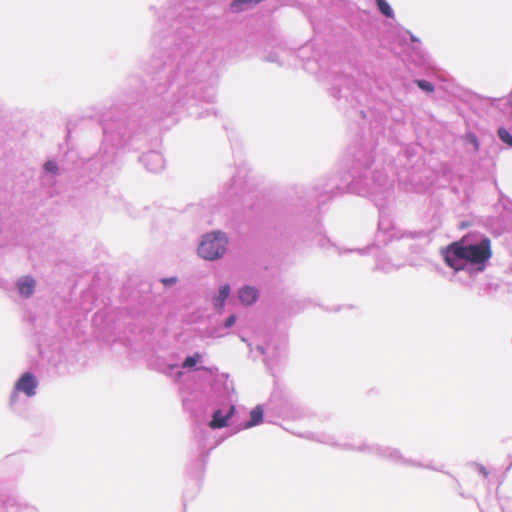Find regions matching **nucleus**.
<instances>
[{
  "label": "nucleus",
  "instance_id": "1",
  "mask_svg": "<svg viewBox=\"0 0 512 512\" xmlns=\"http://www.w3.org/2000/svg\"><path fill=\"white\" fill-rule=\"evenodd\" d=\"M212 26L198 0H169L160 8L153 54L140 65L146 79L130 74L99 116L102 141L86 164L92 177L106 181L120 170L125 153L157 145L155 127L168 116H216L213 107L204 106L216 100L223 50L207 47L198 53Z\"/></svg>",
  "mask_w": 512,
  "mask_h": 512
},
{
  "label": "nucleus",
  "instance_id": "2",
  "mask_svg": "<svg viewBox=\"0 0 512 512\" xmlns=\"http://www.w3.org/2000/svg\"><path fill=\"white\" fill-rule=\"evenodd\" d=\"M328 83L329 94L345 117L348 132L354 137L341 162L344 171L321 177L310 186H294L283 207L286 224L283 228H275V235L282 239L296 237L306 246H318L325 251L335 248L341 255L343 251L325 233L321 210L334 198L352 193L369 198L378 209L375 246H386L395 238L429 244L431 236L426 230L405 231L398 236L388 209L394 194L393 183L385 172L371 169L374 163L372 146L384 134L388 118L402 122L403 113L401 110L394 112L386 103L379 107L366 106L368 94L363 82L349 74L332 69Z\"/></svg>",
  "mask_w": 512,
  "mask_h": 512
},
{
  "label": "nucleus",
  "instance_id": "3",
  "mask_svg": "<svg viewBox=\"0 0 512 512\" xmlns=\"http://www.w3.org/2000/svg\"><path fill=\"white\" fill-rule=\"evenodd\" d=\"M203 353L186 355L177 376L182 379L181 395L185 410L190 412L193 425L204 413H211V425H227L235 408L228 394L229 374L219 373L216 366L203 364Z\"/></svg>",
  "mask_w": 512,
  "mask_h": 512
},
{
  "label": "nucleus",
  "instance_id": "4",
  "mask_svg": "<svg viewBox=\"0 0 512 512\" xmlns=\"http://www.w3.org/2000/svg\"><path fill=\"white\" fill-rule=\"evenodd\" d=\"M228 394L235 408L233 416L227 422V425L213 427L211 425L212 414L204 413L193 425V436L197 443L198 456L187 465V474L190 477L191 488H186L183 492V506L186 502L193 500L201 487V481L204 476L205 468L211 451L220 445L226 438L237 434L238 432L261 425L265 421L266 404H257L249 412V418L241 420L237 409L238 398L231 381L228 385Z\"/></svg>",
  "mask_w": 512,
  "mask_h": 512
},
{
  "label": "nucleus",
  "instance_id": "5",
  "mask_svg": "<svg viewBox=\"0 0 512 512\" xmlns=\"http://www.w3.org/2000/svg\"><path fill=\"white\" fill-rule=\"evenodd\" d=\"M447 267L453 271L452 280L471 286L477 275L483 273L492 257L491 240L484 234L462 237L440 249Z\"/></svg>",
  "mask_w": 512,
  "mask_h": 512
},
{
  "label": "nucleus",
  "instance_id": "6",
  "mask_svg": "<svg viewBox=\"0 0 512 512\" xmlns=\"http://www.w3.org/2000/svg\"><path fill=\"white\" fill-rule=\"evenodd\" d=\"M419 148L406 145L401 148L398 162L402 166L397 177L408 191L426 194L437 186L440 179L439 172L426 167L425 160L418 154Z\"/></svg>",
  "mask_w": 512,
  "mask_h": 512
},
{
  "label": "nucleus",
  "instance_id": "7",
  "mask_svg": "<svg viewBox=\"0 0 512 512\" xmlns=\"http://www.w3.org/2000/svg\"><path fill=\"white\" fill-rule=\"evenodd\" d=\"M254 182L250 170L245 164L236 167L235 173L225 183L221 197L229 205L246 206L247 198L254 192Z\"/></svg>",
  "mask_w": 512,
  "mask_h": 512
},
{
  "label": "nucleus",
  "instance_id": "8",
  "mask_svg": "<svg viewBox=\"0 0 512 512\" xmlns=\"http://www.w3.org/2000/svg\"><path fill=\"white\" fill-rule=\"evenodd\" d=\"M266 411L268 415L287 420H302L311 416V411L307 407L278 388L271 393L266 403Z\"/></svg>",
  "mask_w": 512,
  "mask_h": 512
},
{
  "label": "nucleus",
  "instance_id": "9",
  "mask_svg": "<svg viewBox=\"0 0 512 512\" xmlns=\"http://www.w3.org/2000/svg\"><path fill=\"white\" fill-rule=\"evenodd\" d=\"M356 451L376 455L379 458H381L383 460H387L396 465L425 468V469L442 472V473L450 476L453 480H455L457 482L458 487L461 488L458 480L451 473H449L443 469L444 465L436 467L431 464H423L420 461L406 458L401 453V451L397 448L379 445V444L362 443L361 445L357 446Z\"/></svg>",
  "mask_w": 512,
  "mask_h": 512
},
{
  "label": "nucleus",
  "instance_id": "10",
  "mask_svg": "<svg viewBox=\"0 0 512 512\" xmlns=\"http://www.w3.org/2000/svg\"><path fill=\"white\" fill-rule=\"evenodd\" d=\"M405 35L409 37V42L405 37L401 38V43L407 53V57L416 67L422 69V74L429 78L438 77V70L431 60L429 54L423 49L420 39L410 30H404Z\"/></svg>",
  "mask_w": 512,
  "mask_h": 512
},
{
  "label": "nucleus",
  "instance_id": "11",
  "mask_svg": "<svg viewBox=\"0 0 512 512\" xmlns=\"http://www.w3.org/2000/svg\"><path fill=\"white\" fill-rule=\"evenodd\" d=\"M229 238L221 230H213L202 235L197 248L198 256L207 261H215L222 258L228 248Z\"/></svg>",
  "mask_w": 512,
  "mask_h": 512
},
{
  "label": "nucleus",
  "instance_id": "12",
  "mask_svg": "<svg viewBox=\"0 0 512 512\" xmlns=\"http://www.w3.org/2000/svg\"><path fill=\"white\" fill-rule=\"evenodd\" d=\"M39 380L37 376L31 371H25L20 374L14 382L12 391L9 396V407L14 412H17V405L19 401V394H24L27 398H32L37 394Z\"/></svg>",
  "mask_w": 512,
  "mask_h": 512
},
{
  "label": "nucleus",
  "instance_id": "13",
  "mask_svg": "<svg viewBox=\"0 0 512 512\" xmlns=\"http://www.w3.org/2000/svg\"><path fill=\"white\" fill-rule=\"evenodd\" d=\"M82 355L74 350L52 352L48 357V363L58 375H66L76 370L77 363L81 362Z\"/></svg>",
  "mask_w": 512,
  "mask_h": 512
},
{
  "label": "nucleus",
  "instance_id": "14",
  "mask_svg": "<svg viewBox=\"0 0 512 512\" xmlns=\"http://www.w3.org/2000/svg\"><path fill=\"white\" fill-rule=\"evenodd\" d=\"M498 215L487 216L484 221L486 229L496 236L512 231V204H503V207L496 208Z\"/></svg>",
  "mask_w": 512,
  "mask_h": 512
},
{
  "label": "nucleus",
  "instance_id": "15",
  "mask_svg": "<svg viewBox=\"0 0 512 512\" xmlns=\"http://www.w3.org/2000/svg\"><path fill=\"white\" fill-rule=\"evenodd\" d=\"M139 163L151 173H158L164 169L165 160L162 154L156 150L144 152L138 158Z\"/></svg>",
  "mask_w": 512,
  "mask_h": 512
},
{
  "label": "nucleus",
  "instance_id": "16",
  "mask_svg": "<svg viewBox=\"0 0 512 512\" xmlns=\"http://www.w3.org/2000/svg\"><path fill=\"white\" fill-rule=\"evenodd\" d=\"M294 435H298L302 438L316 441L322 444L330 445L333 447L340 448L342 450H356V446H354L351 443H344L339 444L338 442L334 441L333 436L326 434V433H315V432H304V433H296L294 431H290Z\"/></svg>",
  "mask_w": 512,
  "mask_h": 512
},
{
  "label": "nucleus",
  "instance_id": "17",
  "mask_svg": "<svg viewBox=\"0 0 512 512\" xmlns=\"http://www.w3.org/2000/svg\"><path fill=\"white\" fill-rule=\"evenodd\" d=\"M0 512H38L37 508L26 503H21L14 496L0 497Z\"/></svg>",
  "mask_w": 512,
  "mask_h": 512
},
{
  "label": "nucleus",
  "instance_id": "18",
  "mask_svg": "<svg viewBox=\"0 0 512 512\" xmlns=\"http://www.w3.org/2000/svg\"><path fill=\"white\" fill-rule=\"evenodd\" d=\"M230 295H231V285L229 283L221 284L218 287L217 292L211 294V296H210L211 305H212L213 310L217 314L221 315L224 312L226 302L229 299Z\"/></svg>",
  "mask_w": 512,
  "mask_h": 512
},
{
  "label": "nucleus",
  "instance_id": "19",
  "mask_svg": "<svg viewBox=\"0 0 512 512\" xmlns=\"http://www.w3.org/2000/svg\"><path fill=\"white\" fill-rule=\"evenodd\" d=\"M62 167L54 159H47L42 165L41 182L43 185H54L56 177L62 173Z\"/></svg>",
  "mask_w": 512,
  "mask_h": 512
},
{
  "label": "nucleus",
  "instance_id": "20",
  "mask_svg": "<svg viewBox=\"0 0 512 512\" xmlns=\"http://www.w3.org/2000/svg\"><path fill=\"white\" fill-rule=\"evenodd\" d=\"M37 282L32 275H24L15 281V288L23 299L31 298L36 290Z\"/></svg>",
  "mask_w": 512,
  "mask_h": 512
},
{
  "label": "nucleus",
  "instance_id": "21",
  "mask_svg": "<svg viewBox=\"0 0 512 512\" xmlns=\"http://www.w3.org/2000/svg\"><path fill=\"white\" fill-rule=\"evenodd\" d=\"M256 349L266 356L264 361L268 369H272L274 365L279 363L282 353L280 347L267 343L265 345H257Z\"/></svg>",
  "mask_w": 512,
  "mask_h": 512
},
{
  "label": "nucleus",
  "instance_id": "22",
  "mask_svg": "<svg viewBox=\"0 0 512 512\" xmlns=\"http://www.w3.org/2000/svg\"><path fill=\"white\" fill-rule=\"evenodd\" d=\"M239 301L243 306H252L260 298V290L253 285L244 284L237 290Z\"/></svg>",
  "mask_w": 512,
  "mask_h": 512
},
{
  "label": "nucleus",
  "instance_id": "23",
  "mask_svg": "<svg viewBox=\"0 0 512 512\" xmlns=\"http://www.w3.org/2000/svg\"><path fill=\"white\" fill-rule=\"evenodd\" d=\"M138 294L140 308L137 313H146L151 309L155 299V295L152 292V285L149 282L142 283L138 291Z\"/></svg>",
  "mask_w": 512,
  "mask_h": 512
},
{
  "label": "nucleus",
  "instance_id": "24",
  "mask_svg": "<svg viewBox=\"0 0 512 512\" xmlns=\"http://www.w3.org/2000/svg\"><path fill=\"white\" fill-rule=\"evenodd\" d=\"M417 86L426 95H431L435 92V84L427 79L415 78L411 82L407 80L402 81V87L406 93L413 90V87Z\"/></svg>",
  "mask_w": 512,
  "mask_h": 512
},
{
  "label": "nucleus",
  "instance_id": "25",
  "mask_svg": "<svg viewBox=\"0 0 512 512\" xmlns=\"http://www.w3.org/2000/svg\"><path fill=\"white\" fill-rule=\"evenodd\" d=\"M92 322L96 327L110 330L113 325V317L104 311H98L93 315Z\"/></svg>",
  "mask_w": 512,
  "mask_h": 512
},
{
  "label": "nucleus",
  "instance_id": "26",
  "mask_svg": "<svg viewBox=\"0 0 512 512\" xmlns=\"http://www.w3.org/2000/svg\"><path fill=\"white\" fill-rule=\"evenodd\" d=\"M238 319L237 314L232 313L222 322H220L214 329L212 334L216 337L224 336L226 331L231 329Z\"/></svg>",
  "mask_w": 512,
  "mask_h": 512
},
{
  "label": "nucleus",
  "instance_id": "27",
  "mask_svg": "<svg viewBox=\"0 0 512 512\" xmlns=\"http://www.w3.org/2000/svg\"><path fill=\"white\" fill-rule=\"evenodd\" d=\"M266 0H232L230 2V10L232 12H242L265 2Z\"/></svg>",
  "mask_w": 512,
  "mask_h": 512
},
{
  "label": "nucleus",
  "instance_id": "28",
  "mask_svg": "<svg viewBox=\"0 0 512 512\" xmlns=\"http://www.w3.org/2000/svg\"><path fill=\"white\" fill-rule=\"evenodd\" d=\"M377 11L386 19H395V12L387 0H374Z\"/></svg>",
  "mask_w": 512,
  "mask_h": 512
},
{
  "label": "nucleus",
  "instance_id": "29",
  "mask_svg": "<svg viewBox=\"0 0 512 512\" xmlns=\"http://www.w3.org/2000/svg\"><path fill=\"white\" fill-rule=\"evenodd\" d=\"M462 140L466 146L472 147L473 152H479L481 143H480L478 136L473 131H467L462 136Z\"/></svg>",
  "mask_w": 512,
  "mask_h": 512
},
{
  "label": "nucleus",
  "instance_id": "30",
  "mask_svg": "<svg viewBox=\"0 0 512 512\" xmlns=\"http://www.w3.org/2000/svg\"><path fill=\"white\" fill-rule=\"evenodd\" d=\"M279 51L284 52L285 51L284 46L279 45L277 47V50L269 51L266 55L263 56V60L270 62V63H276L279 66H282L284 64V62L281 59Z\"/></svg>",
  "mask_w": 512,
  "mask_h": 512
},
{
  "label": "nucleus",
  "instance_id": "31",
  "mask_svg": "<svg viewBox=\"0 0 512 512\" xmlns=\"http://www.w3.org/2000/svg\"><path fill=\"white\" fill-rule=\"evenodd\" d=\"M496 134L502 144L512 149V133L506 127L499 126Z\"/></svg>",
  "mask_w": 512,
  "mask_h": 512
},
{
  "label": "nucleus",
  "instance_id": "32",
  "mask_svg": "<svg viewBox=\"0 0 512 512\" xmlns=\"http://www.w3.org/2000/svg\"><path fill=\"white\" fill-rule=\"evenodd\" d=\"M494 185H495V188L498 191V203L495 205V207L496 208H501V207H503V204H506V203L512 204V200L508 196H506L501 191V189L498 187L496 179H494Z\"/></svg>",
  "mask_w": 512,
  "mask_h": 512
},
{
  "label": "nucleus",
  "instance_id": "33",
  "mask_svg": "<svg viewBox=\"0 0 512 512\" xmlns=\"http://www.w3.org/2000/svg\"><path fill=\"white\" fill-rule=\"evenodd\" d=\"M500 507L502 512H512V498L503 497L500 499Z\"/></svg>",
  "mask_w": 512,
  "mask_h": 512
},
{
  "label": "nucleus",
  "instance_id": "34",
  "mask_svg": "<svg viewBox=\"0 0 512 512\" xmlns=\"http://www.w3.org/2000/svg\"><path fill=\"white\" fill-rule=\"evenodd\" d=\"M177 281H178V278L176 276L163 277L160 279V282L166 288H170V287L174 286L177 283Z\"/></svg>",
  "mask_w": 512,
  "mask_h": 512
},
{
  "label": "nucleus",
  "instance_id": "35",
  "mask_svg": "<svg viewBox=\"0 0 512 512\" xmlns=\"http://www.w3.org/2000/svg\"><path fill=\"white\" fill-rule=\"evenodd\" d=\"M441 173H442V178L446 182H450L452 180V170L450 169V167L447 164L442 165Z\"/></svg>",
  "mask_w": 512,
  "mask_h": 512
},
{
  "label": "nucleus",
  "instance_id": "36",
  "mask_svg": "<svg viewBox=\"0 0 512 512\" xmlns=\"http://www.w3.org/2000/svg\"><path fill=\"white\" fill-rule=\"evenodd\" d=\"M475 467H476L477 471L480 474H482L485 478L488 476L489 472L484 465H482L480 463H475Z\"/></svg>",
  "mask_w": 512,
  "mask_h": 512
},
{
  "label": "nucleus",
  "instance_id": "37",
  "mask_svg": "<svg viewBox=\"0 0 512 512\" xmlns=\"http://www.w3.org/2000/svg\"><path fill=\"white\" fill-rule=\"evenodd\" d=\"M474 97L477 98V99H480V100H486V101L490 102L491 105L494 104V102L496 101L495 98L483 97V96H481L479 94H474Z\"/></svg>",
  "mask_w": 512,
  "mask_h": 512
},
{
  "label": "nucleus",
  "instance_id": "38",
  "mask_svg": "<svg viewBox=\"0 0 512 512\" xmlns=\"http://www.w3.org/2000/svg\"><path fill=\"white\" fill-rule=\"evenodd\" d=\"M311 62H315V63H317L318 68H319L320 70H323V69H324V64H323V62H322V61H320V62H319V61H318L314 56H313V58H312V59H310V58L308 59V64H310Z\"/></svg>",
  "mask_w": 512,
  "mask_h": 512
},
{
  "label": "nucleus",
  "instance_id": "39",
  "mask_svg": "<svg viewBox=\"0 0 512 512\" xmlns=\"http://www.w3.org/2000/svg\"><path fill=\"white\" fill-rule=\"evenodd\" d=\"M509 103L511 104V112H510V115H509V119L512 121V89H511V92H510Z\"/></svg>",
  "mask_w": 512,
  "mask_h": 512
},
{
  "label": "nucleus",
  "instance_id": "40",
  "mask_svg": "<svg viewBox=\"0 0 512 512\" xmlns=\"http://www.w3.org/2000/svg\"><path fill=\"white\" fill-rule=\"evenodd\" d=\"M353 251L354 250H352V249L345 250V252H353ZM356 251L360 252L361 254H366V249H363V250L357 249Z\"/></svg>",
  "mask_w": 512,
  "mask_h": 512
},
{
  "label": "nucleus",
  "instance_id": "41",
  "mask_svg": "<svg viewBox=\"0 0 512 512\" xmlns=\"http://www.w3.org/2000/svg\"><path fill=\"white\" fill-rule=\"evenodd\" d=\"M375 269H377V270H384V267H383V266H381V264H380V262H379V261H377V263H376V265H375Z\"/></svg>",
  "mask_w": 512,
  "mask_h": 512
},
{
  "label": "nucleus",
  "instance_id": "42",
  "mask_svg": "<svg viewBox=\"0 0 512 512\" xmlns=\"http://www.w3.org/2000/svg\"><path fill=\"white\" fill-rule=\"evenodd\" d=\"M458 494H459L461 497H463V498H466V499L470 498V496L465 495V494H464V492L458 491Z\"/></svg>",
  "mask_w": 512,
  "mask_h": 512
},
{
  "label": "nucleus",
  "instance_id": "43",
  "mask_svg": "<svg viewBox=\"0 0 512 512\" xmlns=\"http://www.w3.org/2000/svg\"><path fill=\"white\" fill-rule=\"evenodd\" d=\"M39 354L40 356L42 357V359L44 358V352L42 351V349L39 347Z\"/></svg>",
  "mask_w": 512,
  "mask_h": 512
},
{
  "label": "nucleus",
  "instance_id": "44",
  "mask_svg": "<svg viewBox=\"0 0 512 512\" xmlns=\"http://www.w3.org/2000/svg\"><path fill=\"white\" fill-rule=\"evenodd\" d=\"M267 421H268L269 423L276 424V421H274V420L268 419Z\"/></svg>",
  "mask_w": 512,
  "mask_h": 512
},
{
  "label": "nucleus",
  "instance_id": "45",
  "mask_svg": "<svg viewBox=\"0 0 512 512\" xmlns=\"http://www.w3.org/2000/svg\"><path fill=\"white\" fill-rule=\"evenodd\" d=\"M306 48H308V46L301 48V51H304Z\"/></svg>",
  "mask_w": 512,
  "mask_h": 512
}]
</instances>
